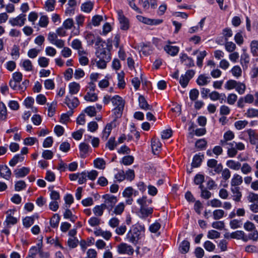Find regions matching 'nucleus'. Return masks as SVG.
Masks as SVG:
<instances>
[{
  "instance_id": "45",
  "label": "nucleus",
  "mask_w": 258,
  "mask_h": 258,
  "mask_svg": "<svg viewBox=\"0 0 258 258\" xmlns=\"http://www.w3.org/2000/svg\"><path fill=\"white\" fill-rule=\"evenodd\" d=\"M112 78L110 76L107 75L105 77V79L101 80L99 83L98 86L101 89L106 88L108 87L109 85V81L111 80Z\"/></svg>"
},
{
  "instance_id": "37",
  "label": "nucleus",
  "mask_w": 258,
  "mask_h": 258,
  "mask_svg": "<svg viewBox=\"0 0 258 258\" xmlns=\"http://www.w3.org/2000/svg\"><path fill=\"white\" fill-rule=\"evenodd\" d=\"M190 243L187 240H183L180 244L179 250L181 253H187L189 249Z\"/></svg>"
},
{
  "instance_id": "36",
  "label": "nucleus",
  "mask_w": 258,
  "mask_h": 258,
  "mask_svg": "<svg viewBox=\"0 0 258 258\" xmlns=\"http://www.w3.org/2000/svg\"><path fill=\"white\" fill-rule=\"evenodd\" d=\"M93 7V3L91 2H87L82 4L81 9L85 13H89L92 10Z\"/></svg>"
},
{
  "instance_id": "26",
  "label": "nucleus",
  "mask_w": 258,
  "mask_h": 258,
  "mask_svg": "<svg viewBox=\"0 0 258 258\" xmlns=\"http://www.w3.org/2000/svg\"><path fill=\"white\" fill-rule=\"evenodd\" d=\"M164 50L172 56L176 55L179 52V47L176 46L167 45L164 47Z\"/></svg>"
},
{
  "instance_id": "20",
  "label": "nucleus",
  "mask_w": 258,
  "mask_h": 258,
  "mask_svg": "<svg viewBox=\"0 0 258 258\" xmlns=\"http://www.w3.org/2000/svg\"><path fill=\"white\" fill-rule=\"evenodd\" d=\"M226 165L228 168L233 170L237 171L241 168V163L234 160H227Z\"/></svg>"
},
{
  "instance_id": "13",
  "label": "nucleus",
  "mask_w": 258,
  "mask_h": 258,
  "mask_svg": "<svg viewBox=\"0 0 258 258\" xmlns=\"http://www.w3.org/2000/svg\"><path fill=\"white\" fill-rule=\"evenodd\" d=\"M94 233L96 236H102L105 240H108L112 236V233L109 231H103L101 228L96 229Z\"/></svg>"
},
{
  "instance_id": "14",
  "label": "nucleus",
  "mask_w": 258,
  "mask_h": 258,
  "mask_svg": "<svg viewBox=\"0 0 258 258\" xmlns=\"http://www.w3.org/2000/svg\"><path fill=\"white\" fill-rule=\"evenodd\" d=\"M230 237L233 239H241L246 242L248 241L247 236L243 231L237 230L231 233Z\"/></svg>"
},
{
  "instance_id": "8",
  "label": "nucleus",
  "mask_w": 258,
  "mask_h": 258,
  "mask_svg": "<svg viewBox=\"0 0 258 258\" xmlns=\"http://www.w3.org/2000/svg\"><path fill=\"white\" fill-rule=\"evenodd\" d=\"M26 15L24 14H21L15 18H11L9 20V23L12 26H23L26 21Z\"/></svg>"
},
{
  "instance_id": "28",
  "label": "nucleus",
  "mask_w": 258,
  "mask_h": 258,
  "mask_svg": "<svg viewBox=\"0 0 258 258\" xmlns=\"http://www.w3.org/2000/svg\"><path fill=\"white\" fill-rule=\"evenodd\" d=\"M65 103L70 109H73L79 105L80 102L77 98H74L71 100L67 96L65 99Z\"/></svg>"
},
{
  "instance_id": "47",
  "label": "nucleus",
  "mask_w": 258,
  "mask_h": 258,
  "mask_svg": "<svg viewBox=\"0 0 258 258\" xmlns=\"http://www.w3.org/2000/svg\"><path fill=\"white\" fill-rule=\"evenodd\" d=\"M85 100L90 102H95L97 100L98 97L97 94L94 92H87L84 96Z\"/></svg>"
},
{
  "instance_id": "2",
  "label": "nucleus",
  "mask_w": 258,
  "mask_h": 258,
  "mask_svg": "<svg viewBox=\"0 0 258 258\" xmlns=\"http://www.w3.org/2000/svg\"><path fill=\"white\" fill-rule=\"evenodd\" d=\"M96 45L98 46L96 51V56L101 59L110 61L111 60V54L109 49L108 48L107 44L102 40V39L98 37Z\"/></svg>"
},
{
  "instance_id": "23",
  "label": "nucleus",
  "mask_w": 258,
  "mask_h": 258,
  "mask_svg": "<svg viewBox=\"0 0 258 258\" xmlns=\"http://www.w3.org/2000/svg\"><path fill=\"white\" fill-rule=\"evenodd\" d=\"M80 85L79 83L73 82L69 85V93L71 95L77 94L80 90Z\"/></svg>"
},
{
  "instance_id": "60",
  "label": "nucleus",
  "mask_w": 258,
  "mask_h": 258,
  "mask_svg": "<svg viewBox=\"0 0 258 258\" xmlns=\"http://www.w3.org/2000/svg\"><path fill=\"white\" fill-rule=\"evenodd\" d=\"M48 106V115L49 116H52L55 111V107L57 105L56 101H53L50 104L47 103Z\"/></svg>"
},
{
  "instance_id": "64",
  "label": "nucleus",
  "mask_w": 258,
  "mask_h": 258,
  "mask_svg": "<svg viewBox=\"0 0 258 258\" xmlns=\"http://www.w3.org/2000/svg\"><path fill=\"white\" fill-rule=\"evenodd\" d=\"M251 53L254 56H258V41L253 40L250 44Z\"/></svg>"
},
{
  "instance_id": "31",
  "label": "nucleus",
  "mask_w": 258,
  "mask_h": 258,
  "mask_svg": "<svg viewBox=\"0 0 258 258\" xmlns=\"http://www.w3.org/2000/svg\"><path fill=\"white\" fill-rule=\"evenodd\" d=\"M249 62V56L245 51H244L240 57V63L242 66L243 69H246L248 68Z\"/></svg>"
},
{
  "instance_id": "12",
  "label": "nucleus",
  "mask_w": 258,
  "mask_h": 258,
  "mask_svg": "<svg viewBox=\"0 0 258 258\" xmlns=\"http://www.w3.org/2000/svg\"><path fill=\"white\" fill-rule=\"evenodd\" d=\"M112 130V123L110 122L106 124L101 133V138L102 140L105 141L107 140V139L108 138L109 136L110 135Z\"/></svg>"
},
{
  "instance_id": "27",
  "label": "nucleus",
  "mask_w": 258,
  "mask_h": 258,
  "mask_svg": "<svg viewBox=\"0 0 258 258\" xmlns=\"http://www.w3.org/2000/svg\"><path fill=\"white\" fill-rule=\"evenodd\" d=\"M90 146L88 144L82 143L79 145L80 154L81 158H84L88 153Z\"/></svg>"
},
{
  "instance_id": "34",
  "label": "nucleus",
  "mask_w": 258,
  "mask_h": 258,
  "mask_svg": "<svg viewBox=\"0 0 258 258\" xmlns=\"http://www.w3.org/2000/svg\"><path fill=\"white\" fill-rule=\"evenodd\" d=\"M37 216L33 215L31 217H26L23 220V223L24 227H30L34 222L35 218L38 219Z\"/></svg>"
},
{
  "instance_id": "21",
  "label": "nucleus",
  "mask_w": 258,
  "mask_h": 258,
  "mask_svg": "<svg viewBox=\"0 0 258 258\" xmlns=\"http://www.w3.org/2000/svg\"><path fill=\"white\" fill-rule=\"evenodd\" d=\"M111 102L113 106L119 108L120 107V108L124 107V101L122 98L118 95H115L112 97Z\"/></svg>"
},
{
  "instance_id": "18",
  "label": "nucleus",
  "mask_w": 258,
  "mask_h": 258,
  "mask_svg": "<svg viewBox=\"0 0 258 258\" xmlns=\"http://www.w3.org/2000/svg\"><path fill=\"white\" fill-rule=\"evenodd\" d=\"M153 208L151 207H140L139 213L142 218H146L152 215Z\"/></svg>"
},
{
  "instance_id": "55",
  "label": "nucleus",
  "mask_w": 258,
  "mask_h": 258,
  "mask_svg": "<svg viewBox=\"0 0 258 258\" xmlns=\"http://www.w3.org/2000/svg\"><path fill=\"white\" fill-rule=\"evenodd\" d=\"M94 164L95 167L100 169H104L105 167V162L101 158H97L94 161Z\"/></svg>"
},
{
  "instance_id": "3",
  "label": "nucleus",
  "mask_w": 258,
  "mask_h": 258,
  "mask_svg": "<svg viewBox=\"0 0 258 258\" xmlns=\"http://www.w3.org/2000/svg\"><path fill=\"white\" fill-rule=\"evenodd\" d=\"M102 199L104 200V203L102 204L109 212L113 210V208L118 201V199L116 196L109 194L103 195Z\"/></svg>"
},
{
  "instance_id": "39",
  "label": "nucleus",
  "mask_w": 258,
  "mask_h": 258,
  "mask_svg": "<svg viewBox=\"0 0 258 258\" xmlns=\"http://www.w3.org/2000/svg\"><path fill=\"white\" fill-rule=\"evenodd\" d=\"M151 147L153 152L156 154V152L158 151L161 148V144L157 139H152L151 141Z\"/></svg>"
},
{
  "instance_id": "57",
  "label": "nucleus",
  "mask_w": 258,
  "mask_h": 258,
  "mask_svg": "<svg viewBox=\"0 0 258 258\" xmlns=\"http://www.w3.org/2000/svg\"><path fill=\"white\" fill-rule=\"evenodd\" d=\"M118 78V87L120 89H123L125 87V83L124 80V74L123 72L118 73L117 75Z\"/></svg>"
},
{
  "instance_id": "10",
  "label": "nucleus",
  "mask_w": 258,
  "mask_h": 258,
  "mask_svg": "<svg viewBox=\"0 0 258 258\" xmlns=\"http://www.w3.org/2000/svg\"><path fill=\"white\" fill-rule=\"evenodd\" d=\"M235 135L233 132L228 131L225 132L223 136V139L220 141V145L222 146L229 145L230 143L228 142L231 141L234 138Z\"/></svg>"
},
{
  "instance_id": "63",
  "label": "nucleus",
  "mask_w": 258,
  "mask_h": 258,
  "mask_svg": "<svg viewBox=\"0 0 258 258\" xmlns=\"http://www.w3.org/2000/svg\"><path fill=\"white\" fill-rule=\"evenodd\" d=\"M203 246L205 249L209 252L213 251L216 248L215 245L209 240L206 241L204 242Z\"/></svg>"
},
{
  "instance_id": "42",
  "label": "nucleus",
  "mask_w": 258,
  "mask_h": 258,
  "mask_svg": "<svg viewBox=\"0 0 258 258\" xmlns=\"http://www.w3.org/2000/svg\"><path fill=\"white\" fill-rule=\"evenodd\" d=\"M117 143L114 137H111L108 140L105 144L106 148H108L110 151L113 150L117 146Z\"/></svg>"
},
{
  "instance_id": "52",
  "label": "nucleus",
  "mask_w": 258,
  "mask_h": 258,
  "mask_svg": "<svg viewBox=\"0 0 258 258\" xmlns=\"http://www.w3.org/2000/svg\"><path fill=\"white\" fill-rule=\"evenodd\" d=\"M63 217L65 219H69L72 222H75L78 218L76 216L73 214L71 211L69 209H67L65 211L63 214Z\"/></svg>"
},
{
  "instance_id": "4",
  "label": "nucleus",
  "mask_w": 258,
  "mask_h": 258,
  "mask_svg": "<svg viewBox=\"0 0 258 258\" xmlns=\"http://www.w3.org/2000/svg\"><path fill=\"white\" fill-rule=\"evenodd\" d=\"M209 172L210 175H214L216 173H220L223 168L221 163L218 164V161L214 159H211L207 161Z\"/></svg>"
},
{
  "instance_id": "50",
  "label": "nucleus",
  "mask_w": 258,
  "mask_h": 258,
  "mask_svg": "<svg viewBox=\"0 0 258 258\" xmlns=\"http://www.w3.org/2000/svg\"><path fill=\"white\" fill-rule=\"evenodd\" d=\"M207 52L205 50L200 51L197 56V64L199 68H202L203 66V61L204 58L207 55Z\"/></svg>"
},
{
  "instance_id": "25",
  "label": "nucleus",
  "mask_w": 258,
  "mask_h": 258,
  "mask_svg": "<svg viewBox=\"0 0 258 258\" xmlns=\"http://www.w3.org/2000/svg\"><path fill=\"white\" fill-rule=\"evenodd\" d=\"M29 172L30 169L25 167H23L19 169H17L14 171L16 176L18 178L25 176L29 173Z\"/></svg>"
},
{
  "instance_id": "17",
  "label": "nucleus",
  "mask_w": 258,
  "mask_h": 258,
  "mask_svg": "<svg viewBox=\"0 0 258 258\" xmlns=\"http://www.w3.org/2000/svg\"><path fill=\"white\" fill-rule=\"evenodd\" d=\"M139 106L140 108L145 110H151L152 106L150 105L146 101L145 97L142 95H140L138 99Z\"/></svg>"
},
{
  "instance_id": "7",
  "label": "nucleus",
  "mask_w": 258,
  "mask_h": 258,
  "mask_svg": "<svg viewBox=\"0 0 258 258\" xmlns=\"http://www.w3.org/2000/svg\"><path fill=\"white\" fill-rule=\"evenodd\" d=\"M195 71L192 70L187 71L184 75H182L179 79V83L183 88L187 85L189 80L195 75Z\"/></svg>"
},
{
  "instance_id": "15",
  "label": "nucleus",
  "mask_w": 258,
  "mask_h": 258,
  "mask_svg": "<svg viewBox=\"0 0 258 258\" xmlns=\"http://www.w3.org/2000/svg\"><path fill=\"white\" fill-rule=\"evenodd\" d=\"M11 171L7 165L0 166V175L5 179L9 180L11 176Z\"/></svg>"
},
{
  "instance_id": "49",
  "label": "nucleus",
  "mask_w": 258,
  "mask_h": 258,
  "mask_svg": "<svg viewBox=\"0 0 258 258\" xmlns=\"http://www.w3.org/2000/svg\"><path fill=\"white\" fill-rule=\"evenodd\" d=\"M49 24V18L46 15L40 17L38 25L42 28H46Z\"/></svg>"
},
{
  "instance_id": "29",
  "label": "nucleus",
  "mask_w": 258,
  "mask_h": 258,
  "mask_svg": "<svg viewBox=\"0 0 258 258\" xmlns=\"http://www.w3.org/2000/svg\"><path fill=\"white\" fill-rule=\"evenodd\" d=\"M75 20L77 25V28L74 33L75 35H77L79 34L80 27L83 26L84 24L85 17L82 15H79L76 17Z\"/></svg>"
},
{
  "instance_id": "54",
  "label": "nucleus",
  "mask_w": 258,
  "mask_h": 258,
  "mask_svg": "<svg viewBox=\"0 0 258 258\" xmlns=\"http://www.w3.org/2000/svg\"><path fill=\"white\" fill-rule=\"evenodd\" d=\"M53 186L48 187V189L50 191V197L52 201H58L60 200V195L58 192L53 189Z\"/></svg>"
},
{
  "instance_id": "32",
  "label": "nucleus",
  "mask_w": 258,
  "mask_h": 258,
  "mask_svg": "<svg viewBox=\"0 0 258 258\" xmlns=\"http://www.w3.org/2000/svg\"><path fill=\"white\" fill-rule=\"evenodd\" d=\"M249 136V142L251 144L255 145L258 141V135L254 131L251 129L247 131Z\"/></svg>"
},
{
  "instance_id": "24",
  "label": "nucleus",
  "mask_w": 258,
  "mask_h": 258,
  "mask_svg": "<svg viewBox=\"0 0 258 258\" xmlns=\"http://www.w3.org/2000/svg\"><path fill=\"white\" fill-rule=\"evenodd\" d=\"M243 182V179L241 175L235 173L233 175L231 180V186H238Z\"/></svg>"
},
{
  "instance_id": "16",
  "label": "nucleus",
  "mask_w": 258,
  "mask_h": 258,
  "mask_svg": "<svg viewBox=\"0 0 258 258\" xmlns=\"http://www.w3.org/2000/svg\"><path fill=\"white\" fill-rule=\"evenodd\" d=\"M196 82L199 86H206L210 82V77L206 76L205 74H201L199 76Z\"/></svg>"
},
{
  "instance_id": "22",
  "label": "nucleus",
  "mask_w": 258,
  "mask_h": 258,
  "mask_svg": "<svg viewBox=\"0 0 258 258\" xmlns=\"http://www.w3.org/2000/svg\"><path fill=\"white\" fill-rule=\"evenodd\" d=\"M230 189L233 195V200L235 202H239L242 197V194L240 191V187L238 186H231Z\"/></svg>"
},
{
  "instance_id": "62",
  "label": "nucleus",
  "mask_w": 258,
  "mask_h": 258,
  "mask_svg": "<svg viewBox=\"0 0 258 258\" xmlns=\"http://www.w3.org/2000/svg\"><path fill=\"white\" fill-rule=\"evenodd\" d=\"M225 212L222 209H217L213 211V216L214 220H219L224 216Z\"/></svg>"
},
{
  "instance_id": "51",
  "label": "nucleus",
  "mask_w": 258,
  "mask_h": 258,
  "mask_svg": "<svg viewBox=\"0 0 258 258\" xmlns=\"http://www.w3.org/2000/svg\"><path fill=\"white\" fill-rule=\"evenodd\" d=\"M230 72L236 78H239L242 75V70L239 66H234Z\"/></svg>"
},
{
  "instance_id": "35",
  "label": "nucleus",
  "mask_w": 258,
  "mask_h": 258,
  "mask_svg": "<svg viewBox=\"0 0 258 258\" xmlns=\"http://www.w3.org/2000/svg\"><path fill=\"white\" fill-rule=\"evenodd\" d=\"M125 205L123 203L121 202L118 204L115 207L113 208L112 212L113 214L117 215H120L124 210Z\"/></svg>"
},
{
  "instance_id": "59",
  "label": "nucleus",
  "mask_w": 258,
  "mask_h": 258,
  "mask_svg": "<svg viewBox=\"0 0 258 258\" xmlns=\"http://www.w3.org/2000/svg\"><path fill=\"white\" fill-rule=\"evenodd\" d=\"M11 55L14 59H17L20 56V48L17 45H14L11 52Z\"/></svg>"
},
{
  "instance_id": "41",
  "label": "nucleus",
  "mask_w": 258,
  "mask_h": 258,
  "mask_svg": "<svg viewBox=\"0 0 258 258\" xmlns=\"http://www.w3.org/2000/svg\"><path fill=\"white\" fill-rule=\"evenodd\" d=\"M94 61L97 68L100 69H105L106 68L107 63L109 62L108 60H105L104 59H103L100 57H96Z\"/></svg>"
},
{
  "instance_id": "38",
  "label": "nucleus",
  "mask_w": 258,
  "mask_h": 258,
  "mask_svg": "<svg viewBox=\"0 0 258 258\" xmlns=\"http://www.w3.org/2000/svg\"><path fill=\"white\" fill-rule=\"evenodd\" d=\"M14 211V210H12L7 211V213L8 215L6 220V222L7 223V225H14L17 223V219L11 215V213Z\"/></svg>"
},
{
  "instance_id": "19",
  "label": "nucleus",
  "mask_w": 258,
  "mask_h": 258,
  "mask_svg": "<svg viewBox=\"0 0 258 258\" xmlns=\"http://www.w3.org/2000/svg\"><path fill=\"white\" fill-rule=\"evenodd\" d=\"M204 156L203 154L199 153L194 156L191 163V166L194 168H197L201 165Z\"/></svg>"
},
{
  "instance_id": "46",
  "label": "nucleus",
  "mask_w": 258,
  "mask_h": 258,
  "mask_svg": "<svg viewBox=\"0 0 258 258\" xmlns=\"http://www.w3.org/2000/svg\"><path fill=\"white\" fill-rule=\"evenodd\" d=\"M105 209H106L105 207L103 206V205L102 204L100 205H97L93 209V212L94 214L96 216H101L103 214L104 210Z\"/></svg>"
},
{
  "instance_id": "61",
  "label": "nucleus",
  "mask_w": 258,
  "mask_h": 258,
  "mask_svg": "<svg viewBox=\"0 0 258 258\" xmlns=\"http://www.w3.org/2000/svg\"><path fill=\"white\" fill-rule=\"evenodd\" d=\"M244 115L247 117L252 118L258 116V109L254 108H249L247 109Z\"/></svg>"
},
{
  "instance_id": "58",
  "label": "nucleus",
  "mask_w": 258,
  "mask_h": 258,
  "mask_svg": "<svg viewBox=\"0 0 258 258\" xmlns=\"http://www.w3.org/2000/svg\"><path fill=\"white\" fill-rule=\"evenodd\" d=\"M225 48L229 52H233L236 48V44L232 41H226Z\"/></svg>"
},
{
  "instance_id": "11",
  "label": "nucleus",
  "mask_w": 258,
  "mask_h": 258,
  "mask_svg": "<svg viewBox=\"0 0 258 258\" xmlns=\"http://www.w3.org/2000/svg\"><path fill=\"white\" fill-rule=\"evenodd\" d=\"M133 194V189L131 187H128L125 188L122 192L123 197L127 198L125 203L127 205H131L133 203V200L132 198Z\"/></svg>"
},
{
  "instance_id": "6",
  "label": "nucleus",
  "mask_w": 258,
  "mask_h": 258,
  "mask_svg": "<svg viewBox=\"0 0 258 258\" xmlns=\"http://www.w3.org/2000/svg\"><path fill=\"white\" fill-rule=\"evenodd\" d=\"M118 19L119 22L120 28L122 30H127L130 28L129 20L126 18L121 10L117 11Z\"/></svg>"
},
{
  "instance_id": "40",
  "label": "nucleus",
  "mask_w": 258,
  "mask_h": 258,
  "mask_svg": "<svg viewBox=\"0 0 258 258\" xmlns=\"http://www.w3.org/2000/svg\"><path fill=\"white\" fill-rule=\"evenodd\" d=\"M137 203L140 205V207H147L152 203L151 199H148L147 197L144 196L137 200Z\"/></svg>"
},
{
  "instance_id": "56",
  "label": "nucleus",
  "mask_w": 258,
  "mask_h": 258,
  "mask_svg": "<svg viewBox=\"0 0 258 258\" xmlns=\"http://www.w3.org/2000/svg\"><path fill=\"white\" fill-rule=\"evenodd\" d=\"M230 228L233 229L240 228L242 225V222L241 220L233 219L229 223Z\"/></svg>"
},
{
  "instance_id": "53",
  "label": "nucleus",
  "mask_w": 258,
  "mask_h": 258,
  "mask_svg": "<svg viewBox=\"0 0 258 258\" xmlns=\"http://www.w3.org/2000/svg\"><path fill=\"white\" fill-rule=\"evenodd\" d=\"M7 116V108L5 104L2 102H0V119L5 120Z\"/></svg>"
},
{
  "instance_id": "30",
  "label": "nucleus",
  "mask_w": 258,
  "mask_h": 258,
  "mask_svg": "<svg viewBox=\"0 0 258 258\" xmlns=\"http://www.w3.org/2000/svg\"><path fill=\"white\" fill-rule=\"evenodd\" d=\"M209 97L211 100L216 101L218 100H223L226 98V95L224 93L220 94L217 91H213L209 94Z\"/></svg>"
},
{
  "instance_id": "48",
  "label": "nucleus",
  "mask_w": 258,
  "mask_h": 258,
  "mask_svg": "<svg viewBox=\"0 0 258 258\" xmlns=\"http://www.w3.org/2000/svg\"><path fill=\"white\" fill-rule=\"evenodd\" d=\"M59 216L57 214H54L50 220V225L51 227L53 228L57 227L59 222Z\"/></svg>"
},
{
  "instance_id": "9",
  "label": "nucleus",
  "mask_w": 258,
  "mask_h": 258,
  "mask_svg": "<svg viewBox=\"0 0 258 258\" xmlns=\"http://www.w3.org/2000/svg\"><path fill=\"white\" fill-rule=\"evenodd\" d=\"M254 101V97L252 95L248 94L244 97H240L237 103L238 107L243 108L244 106V103L251 104Z\"/></svg>"
},
{
  "instance_id": "43",
  "label": "nucleus",
  "mask_w": 258,
  "mask_h": 258,
  "mask_svg": "<svg viewBox=\"0 0 258 258\" xmlns=\"http://www.w3.org/2000/svg\"><path fill=\"white\" fill-rule=\"evenodd\" d=\"M24 157L20 154L16 155L10 161L9 164L11 166H15L18 162H22Z\"/></svg>"
},
{
  "instance_id": "33",
  "label": "nucleus",
  "mask_w": 258,
  "mask_h": 258,
  "mask_svg": "<svg viewBox=\"0 0 258 258\" xmlns=\"http://www.w3.org/2000/svg\"><path fill=\"white\" fill-rule=\"evenodd\" d=\"M229 147L227 148V155L229 157L233 158L237 154V149L234 147V141L229 144Z\"/></svg>"
},
{
  "instance_id": "5",
  "label": "nucleus",
  "mask_w": 258,
  "mask_h": 258,
  "mask_svg": "<svg viewBox=\"0 0 258 258\" xmlns=\"http://www.w3.org/2000/svg\"><path fill=\"white\" fill-rule=\"evenodd\" d=\"M116 248L117 252L120 254L131 255L134 252V248L131 245L124 242H121L117 246Z\"/></svg>"
},
{
  "instance_id": "1",
  "label": "nucleus",
  "mask_w": 258,
  "mask_h": 258,
  "mask_svg": "<svg viewBox=\"0 0 258 258\" xmlns=\"http://www.w3.org/2000/svg\"><path fill=\"white\" fill-rule=\"evenodd\" d=\"M145 231L144 225H133L126 235L125 239L129 242L136 245L141 239L142 233Z\"/></svg>"
},
{
  "instance_id": "44",
  "label": "nucleus",
  "mask_w": 258,
  "mask_h": 258,
  "mask_svg": "<svg viewBox=\"0 0 258 258\" xmlns=\"http://www.w3.org/2000/svg\"><path fill=\"white\" fill-rule=\"evenodd\" d=\"M21 65L26 71L30 72L33 70L32 63L29 59L24 60Z\"/></svg>"
}]
</instances>
